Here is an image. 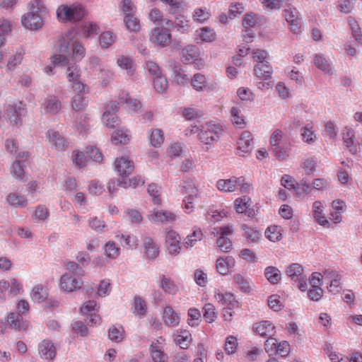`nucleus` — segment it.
I'll return each mask as SVG.
<instances>
[{
	"mask_svg": "<svg viewBox=\"0 0 362 362\" xmlns=\"http://www.w3.org/2000/svg\"><path fill=\"white\" fill-rule=\"evenodd\" d=\"M38 351L42 359L52 361L56 356V348L50 340L42 341L38 345Z\"/></svg>",
	"mask_w": 362,
	"mask_h": 362,
	"instance_id": "4468645a",
	"label": "nucleus"
},
{
	"mask_svg": "<svg viewBox=\"0 0 362 362\" xmlns=\"http://www.w3.org/2000/svg\"><path fill=\"white\" fill-rule=\"evenodd\" d=\"M150 41L160 47H165L171 43V34L168 29L157 27L151 30Z\"/></svg>",
	"mask_w": 362,
	"mask_h": 362,
	"instance_id": "20e7f679",
	"label": "nucleus"
},
{
	"mask_svg": "<svg viewBox=\"0 0 362 362\" xmlns=\"http://www.w3.org/2000/svg\"><path fill=\"white\" fill-rule=\"evenodd\" d=\"M233 280L242 292L249 293L250 291V281L249 279L240 274H236L233 276Z\"/></svg>",
	"mask_w": 362,
	"mask_h": 362,
	"instance_id": "49530a36",
	"label": "nucleus"
},
{
	"mask_svg": "<svg viewBox=\"0 0 362 362\" xmlns=\"http://www.w3.org/2000/svg\"><path fill=\"white\" fill-rule=\"evenodd\" d=\"M86 55V49L83 44L75 40L72 43V56L76 60H81Z\"/></svg>",
	"mask_w": 362,
	"mask_h": 362,
	"instance_id": "864d4df0",
	"label": "nucleus"
},
{
	"mask_svg": "<svg viewBox=\"0 0 362 362\" xmlns=\"http://www.w3.org/2000/svg\"><path fill=\"white\" fill-rule=\"evenodd\" d=\"M100 45L103 48H108L116 40V35L110 31H106L100 35Z\"/></svg>",
	"mask_w": 362,
	"mask_h": 362,
	"instance_id": "3c124183",
	"label": "nucleus"
},
{
	"mask_svg": "<svg viewBox=\"0 0 362 362\" xmlns=\"http://www.w3.org/2000/svg\"><path fill=\"white\" fill-rule=\"evenodd\" d=\"M71 40V33H68L65 36L59 37L57 43V51L59 54L52 55V62L53 65L64 66L69 64V58L64 54H71L69 47Z\"/></svg>",
	"mask_w": 362,
	"mask_h": 362,
	"instance_id": "f03ea898",
	"label": "nucleus"
},
{
	"mask_svg": "<svg viewBox=\"0 0 362 362\" xmlns=\"http://www.w3.org/2000/svg\"><path fill=\"white\" fill-rule=\"evenodd\" d=\"M165 339L163 337L152 341L149 351L153 362H167L168 355L164 352V344Z\"/></svg>",
	"mask_w": 362,
	"mask_h": 362,
	"instance_id": "423d86ee",
	"label": "nucleus"
},
{
	"mask_svg": "<svg viewBox=\"0 0 362 362\" xmlns=\"http://www.w3.org/2000/svg\"><path fill=\"white\" fill-rule=\"evenodd\" d=\"M117 64L119 67L127 71L128 76H132L135 71V65L133 59L129 56L119 55L117 59Z\"/></svg>",
	"mask_w": 362,
	"mask_h": 362,
	"instance_id": "393cba45",
	"label": "nucleus"
},
{
	"mask_svg": "<svg viewBox=\"0 0 362 362\" xmlns=\"http://www.w3.org/2000/svg\"><path fill=\"white\" fill-rule=\"evenodd\" d=\"M108 338L115 342H121L124 339V329L122 326H112L108 329Z\"/></svg>",
	"mask_w": 362,
	"mask_h": 362,
	"instance_id": "a18cd8bd",
	"label": "nucleus"
},
{
	"mask_svg": "<svg viewBox=\"0 0 362 362\" xmlns=\"http://www.w3.org/2000/svg\"><path fill=\"white\" fill-rule=\"evenodd\" d=\"M264 276L272 284H277L281 279L280 270L275 267H267L264 270Z\"/></svg>",
	"mask_w": 362,
	"mask_h": 362,
	"instance_id": "a19ab883",
	"label": "nucleus"
},
{
	"mask_svg": "<svg viewBox=\"0 0 362 362\" xmlns=\"http://www.w3.org/2000/svg\"><path fill=\"white\" fill-rule=\"evenodd\" d=\"M85 15L86 11L81 5L63 4L57 9V18L62 22L79 21Z\"/></svg>",
	"mask_w": 362,
	"mask_h": 362,
	"instance_id": "f257e3e1",
	"label": "nucleus"
},
{
	"mask_svg": "<svg viewBox=\"0 0 362 362\" xmlns=\"http://www.w3.org/2000/svg\"><path fill=\"white\" fill-rule=\"evenodd\" d=\"M312 211L314 218L320 225L322 226L329 225V221L325 216H322L323 206L321 202L315 201L313 204Z\"/></svg>",
	"mask_w": 362,
	"mask_h": 362,
	"instance_id": "cd10ccee",
	"label": "nucleus"
},
{
	"mask_svg": "<svg viewBox=\"0 0 362 362\" xmlns=\"http://www.w3.org/2000/svg\"><path fill=\"white\" fill-rule=\"evenodd\" d=\"M173 27L179 32L185 33L189 30V21L184 18H176L175 21L172 24Z\"/></svg>",
	"mask_w": 362,
	"mask_h": 362,
	"instance_id": "0e129e2a",
	"label": "nucleus"
},
{
	"mask_svg": "<svg viewBox=\"0 0 362 362\" xmlns=\"http://www.w3.org/2000/svg\"><path fill=\"white\" fill-rule=\"evenodd\" d=\"M6 324L10 329L18 332L25 330L28 327V321L25 320L22 315L17 312H12L7 315Z\"/></svg>",
	"mask_w": 362,
	"mask_h": 362,
	"instance_id": "9b49d317",
	"label": "nucleus"
},
{
	"mask_svg": "<svg viewBox=\"0 0 362 362\" xmlns=\"http://www.w3.org/2000/svg\"><path fill=\"white\" fill-rule=\"evenodd\" d=\"M120 252V248L114 242H108L105 246V255L110 258H117Z\"/></svg>",
	"mask_w": 362,
	"mask_h": 362,
	"instance_id": "4d7b16f0",
	"label": "nucleus"
},
{
	"mask_svg": "<svg viewBox=\"0 0 362 362\" xmlns=\"http://www.w3.org/2000/svg\"><path fill=\"white\" fill-rule=\"evenodd\" d=\"M43 11H36L30 10V11L22 18L23 25L29 30H37L42 25V14Z\"/></svg>",
	"mask_w": 362,
	"mask_h": 362,
	"instance_id": "1a4fd4ad",
	"label": "nucleus"
},
{
	"mask_svg": "<svg viewBox=\"0 0 362 362\" xmlns=\"http://www.w3.org/2000/svg\"><path fill=\"white\" fill-rule=\"evenodd\" d=\"M175 219L176 216L168 211H155L151 214V220L156 223H171Z\"/></svg>",
	"mask_w": 362,
	"mask_h": 362,
	"instance_id": "5701e85b",
	"label": "nucleus"
},
{
	"mask_svg": "<svg viewBox=\"0 0 362 362\" xmlns=\"http://www.w3.org/2000/svg\"><path fill=\"white\" fill-rule=\"evenodd\" d=\"M243 181V177H232L230 179H221L216 182V187L225 192H233L237 189V183Z\"/></svg>",
	"mask_w": 362,
	"mask_h": 362,
	"instance_id": "2eb2a0df",
	"label": "nucleus"
},
{
	"mask_svg": "<svg viewBox=\"0 0 362 362\" xmlns=\"http://www.w3.org/2000/svg\"><path fill=\"white\" fill-rule=\"evenodd\" d=\"M286 273L292 281L298 283V288L301 291H305L308 288L306 276L304 274V269L301 264L293 263L289 265Z\"/></svg>",
	"mask_w": 362,
	"mask_h": 362,
	"instance_id": "7ed1b4c3",
	"label": "nucleus"
},
{
	"mask_svg": "<svg viewBox=\"0 0 362 362\" xmlns=\"http://www.w3.org/2000/svg\"><path fill=\"white\" fill-rule=\"evenodd\" d=\"M103 120L107 127H114L117 124L118 118L115 113L110 111H105L103 115Z\"/></svg>",
	"mask_w": 362,
	"mask_h": 362,
	"instance_id": "774afa93",
	"label": "nucleus"
},
{
	"mask_svg": "<svg viewBox=\"0 0 362 362\" xmlns=\"http://www.w3.org/2000/svg\"><path fill=\"white\" fill-rule=\"evenodd\" d=\"M196 33L203 42H211L214 41L216 38V34L214 29L207 26L197 30Z\"/></svg>",
	"mask_w": 362,
	"mask_h": 362,
	"instance_id": "f704fd0d",
	"label": "nucleus"
},
{
	"mask_svg": "<svg viewBox=\"0 0 362 362\" xmlns=\"http://www.w3.org/2000/svg\"><path fill=\"white\" fill-rule=\"evenodd\" d=\"M144 252L148 259H155L159 254V248L154 240L150 237L144 239Z\"/></svg>",
	"mask_w": 362,
	"mask_h": 362,
	"instance_id": "bb28decb",
	"label": "nucleus"
},
{
	"mask_svg": "<svg viewBox=\"0 0 362 362\" xmlns=\"http://www.w3.org/2000/svg\"><path fill=\"white\" fill-rule=\"evenodd\" d=\"M230 114L233 123L240 128H243L245 123L240 110L237 107H233L230 110Z\"/></svg>",
	"mask_w": 362,
	"mask_h": 362,
	"instance_id": "5fc2aeb1",
	"label": "nucleus"
},
{
	"mask_svg": "<svg viewBox=\"0 0 362 362\" xmlns=\"http://www.w3.org/2000/svg\"><path fill=\"white\" fill-rule=\"evenodd\" d=\"M235 263L234 258L230 256L226 258L219 257L216 264L217 272L221 275H226L229 272L230 268L234 267Z\"/></svg>",
	"mask_w": 362,
	"mask_h": 362,
	"instance_id": "b1692460",
	"label": "nucleus"
},
{
	"mask_svg": "<svg viewBox=\"0 0 362 362\" xmlns=\"http://www.w3.org/2000/svg\"><path fill=\"white\" fill-rule=\"evenodd\" d=\"M180 240L181 238L177 232L173 230L167 231L165 235V245L169 254L173 256H175L180 252Z\"/></svg>",
	"mask_w": 362,
	"mask_h": 362,
	"instance_id": "9d476101",
	"label": "nucleus"
},
{
	"mask_svg": "<svg viewBox=\"0 0 362 362\" xmlns=\"http://www.w3.org/2000/svg\"><path fill=\"white\" fill-rule=\"evenodd\" d=\"M188 320L187 322L191 327H195L198 325V321L201 317V313L198 309L192 308L188 310L187 313Z\"/></svg>",
	"mask_w": 362,
	"mask_h": 362,
	"instance_id": "052dcab7",
	"label": "nucleus"
},
{
	"mask_svg": "<svg viewBox=\"0 0 362 362\" xmlns=\"http://www.w3.org/2000/svg\"><path fill=\"white\" fill-rule=\"evenodd\" d=\"M264 21V17H258L257 14L250 12L244 15L243 25L244 28L248 29L254 28L257 23H262Z\"/></svg>",
	"mask_w": 362,
	"mask_h": 362,
	"instance_id": "c9c22d12",
	"label": "nucleus"
},
{
	"mask_svg": "<svg viewBox=\"0 0 362 362\" xmlns=\"http://www.w3.org/2000/svg\"><path fill=\"white\" fill-rule=\"evenodd\" d=\"M192 86L197 91L209 90L205 76L199 73L195 74L192 78Z\"/></svg>",
	"mask_w": 362,
	"mask_h": 362,
	"instance_id": "4c0bfd02",
	"label": "nucleus"
},
{
	"mask_svg": "<svg viewBox=\"0 0 362 362\" xmlns=\"http://www.w3.org/2000/svg\"><path fill=\"white\" fill-rule=\"evenodd\" d=\"M204 317L209 323H211L216 318L215 308L211 303H207L204 307Z\"/></svg>",
	"mask_w": 362,
	"mask_h": 362,
	"instance_id": "69168bd1",
	"label": "nucleus"
},
{
	"mask_svg": "<svg viewBox=\"0 0 362 362\" xmlns=\"http://www.w3.org/2000/svg\"><path fill=\"white\" fill-rule=\"evenodd\" d=\"M30 296L33 301L40 303L47 299L48 292L42 285H37L33 288Z\"/></svg>",
	"mask_w": 362,
	"mask_h": 362,
	"instance_id": "2f4dec72",
	"label": "nucleus"
},
{
	"mask_svg": "<svg viewBox=\"0 0 362 362\" xmlns=\"http://www.w3.org/2000/svg\"><path fill=\"white\" fill-rule=\"evenodd\" d=\"M291 144L290 142L284 141V143L273 148H269V151L274 157L279 161L286 160L290 156Z\"/></svg>",
	"mask_w": 362,
	"mask_h": 362,
	"instance_id": "aec40b11",
	"label": "nucleus"
},
{
	"mask_svg": "<svg viewBox=\"0 0 362 362\" xmlns=\"http://www.w3.org/2000/svg\"><path fill=\"white\" fill-rule=\"evenodd\" d=\"M314 64L319 69L329 74H333L332 67L329 61L325 59L322 55L316 54L314 58Z\"/></svg>",
	"mask_w": 362,
	"mask_h": 362,
	"instance_id": "ea45409f",
	"label": "nucleus"
},
{
	"mask_svg": "<svg viewBox=\"0 0 362 362\" xmlns=\"http://www.w3.org/2000/svg\"><path fill=\"white\" fill-rule=\"evenodd\" d=\"M6 202L13 208L25 207L28 205V200L17 193H10L6 197Z\"/></svg>",
	"mask_w": 362,
	"mask_h": 362,
	"instance_id": "473e14b6",
	"label": "nucleus"
},
{
	"mask_svg": "<svg viewBox=\"0 0 362 362\" xmlns=\"http://www.w3.org/2000/svg\"><path fill=\"white\" fill-rule=\"evenodd\" d=\"M241 228L243 230V235L249 243H256L258 241L261 236V233L257 230L254 229L246 224L242 225Z\"/></svg>",
	"mask_w": 362,
	"mask_h": 362,
	"instance_id": "58836bf2",
	"label": "nucleus"
},
{
	"mask_svg": "<svg viewBox=\"0 0 362 362\" xmlns=\"http://www.w3.org/2000/svg\"><path fill=\"white\" fill-rule=\"evenodd\" d=\"M153 84L155 90L158 93H163L168 88V81L163 75L153 78Z\"/></svg>",
	"mask_w": 362,
	"mask_h": 362,
	"instance_id": "13d9d810",
	"label": "nucleus"
},
{
	"mask_svg": "<svg viewBox=\"0 0 362 362\" xmlns=\"http://www.w3.org/2000/svg\"><path fill=\"white\" fill-rule=\"evenodd\" d=\"M238 150L243 153L250 152L254 147L252 135L250 132L245 131L242 133L238 143Z\"/></svg>",
	"mask_w": 362,
	"mask_h": 362,
	"instance_id": "6ab92c4d",
	"label": "nucleus"
},
{
	"mask_svg": "<svg viewBox=\"0 0 362 362\" xmlns=\"http://www.w3.org/2000/svg\"><path fill=\"white\" fill-rule=\"evenodd\" d=\"M174 341L180 348L187 349L192 341L191 334L186 329L177 330Z\"/></svg>",
	"mask_w": 362,
	"mask_h": 362,
	"instance_id": "c85d7f7f",
	"label": "nucleus"
},
{
	"mask_svg": "<svg viewBox=\"0 0 362 362\" xmlns=\"http://www.w3.org/2000/svg\"><path fill=\"white\" fill-rule=\"evenodd\" d=\"M181 56L185 63H194L199 57V48L195 45H187L182 49Z\"/></svg>",
	"mask_w": 362,
	"mask_h": 362,
	"instance_id": "4be33fe9",
	"label": "nucleus"
},
{
	"mask_svg": "<svg viewBox=\"0 0 362 362\" xmlns=\"http://www.w3.org/2000/svg\"><path fill=\"white\" fill-rule=\"evenodd\" d=\"M284 136L285 134L281 129L274 130L269 138V148H273L282 144L285 141Z\"/></svg>",
	"mask_w": 362,
	"mask_h": 362,
	"instance_id": "de8ad7c7",
	"label": "nucleus"
},
{
	"mask_svg": "<svg viewBox=\"0 0 362 362\" xmlns=\"http://www.w3.org/2000/svg\"><path fill=\"white\" fill-rule=\"evenodd\" d=\"M164 325L168 327H177L180 322V315L170 306H165L162 315Z\"/></svg>",
	"mask_w": 362,
	"mask_h": 362,
	"instance_id": "dca6fc26",
	"label": "nucleus"
},
{
	"mask_svg": "<svg viewBox=\"0 0 362 362\" xmlns=\"http://www.w3.org/2000/svg\"><path fill=\"white\" fill-rule=\"evenodd\" d=\"M255 76L262 80H267L272 77L273 69L269 62L257 63L254 67Z\"/></svg>",
	"mask_w": 362,
	"mask_h": 362,
	"instance_id": "412c9836",
	"label": "nucleus"
},
{
	"mask_svg": "<svg viewBox=\"0 0 362 362\" xmlns=\"http://www.w3.org/2000/svg\"><path fill=\"white\" fill-rule=\"evenodd\" d=\"M23 165L19 161H14L11 168V173L16 178L23 180L24 177Z\"/></svg>",
	"mask_w": 362,
	"mask_h": 362,
	"instance_id": "e2e57ef3",
	"label": "nucleus"
},
{
	"mask_svg": "<svg viewBox=\"0 0 362 362\" xmlns=\"http://www.w3.org/2000/svg\"><path fill=\"white\" fill-rule=\"evenodd\" d=\"M26 109L25 105L21 101L14 102L9 104L6 108V116L11 122L14 124L21 123L22 117L25 116Z\"/></svg>",
	"mask_w": 362,
	"mask_h": 362,
	"instance_id": "39448f33",
	"label": "nucleus"
},
{
	"mask_svg": "<svg viewBox=\"0 0 362 362\" xmlns=\"http://www.w3.org/2000/svg\"><path fill=\"white\" fill-rule=\"evenodd\" d=\"M148 137L150 144L156 148L160 146L164 141L163 132L159 129L149 130Z\"/></svg>",
	"mask_w": 362,
	"mask_h": 362,
	"instance_id": "72a5a7b5",
	"label": "nucleus"
},
{
	"mask_svg": "<svg viewBox=\"0 0 362 362\" xmlns=\"http://www.w3.org/2000/svg\"><path fill=\"white\" fill-rule=\"evenodd\" d=\"M124 23L129 32L136 33L140 29L139 21L134 16H124Z\"/></svg>",
	"mask_w": 362,
	"mask_h": 362,
	"instance_id": "09e8293b",
	"label": "nucleus"
},
{
	"mask_svg": "<svg viewBox=\"0 0 362 362\" xmlns=\"http://www.w3.org/2000/svg\"><path fill=\"white\" fill-rule=\"evenodd\" d=\"M160 288L168 294L175 295L178 291V286L165 275L160 276Z\"/></svg>",
	"mask_w": 362,
	"mask_h": 362,
	"instance_id": "7c9ffc66",
	"label": "nucleus"
},
{
	"mask_svg": "<svg viewBox=\"0 0 362 362\" xmlns=\"http://www.w3.org/2000/svg\"><path fill=\"white\" fill-rule=\"evenodd\" d=\"M198 137L199 141L206 146V150L209 149L208 146H210L212 141L217 140L216 139V136L211 134V133L209 132V131H207L206 129H202L198 134Z\"/></svg>",
	"mask_w": 362,
	"mask_h": 362,
	"instance_id": "bf43d9fd",
	"label": "nucleus"
},
{
	"mask_svg": "<svg viewBox=\"0 0 362 362\" xmlns=\"http://www.w3.org/2000/svg\"><path fill=\"white\" fill-rule=\"evenodd\" d=\"M265 236L272 242H276L281 239V229L276 226L268 227L265 231Z\"/></svg>",
	"mask_w": 362,
	"mask_h": 362,
	"instance_id": "603ef678",
	"label": "nucleus"
},
{
	"mask_svg": "<svg viewBox=\"0 0 362 362\" xmlns=\"http://www.w3.org/2000/svg\"><path fill=\"white\" fill-rule=\"evenodd\" d=\"M349 25L350 26L351 33L356 41L362 44V29L358 22L352 17L348 18Z\"/></svg>",
	"mask_w": 362,
	"mask_h": 362,
	"instance_id": "37998d69",
	"label": "nucleus"
},
{
	"mask_svg": "<svg viewBox=\"0 0 362 362\" xmlns=\"http://www.w3.org/2000/svg\"><path fill=\"white\" fill-rule=\"evenodd\" d=\"M133 307L134 310L140 316L145 315L147 310V305L145 300L140 296H135L134 298Z\"/></svg>",
	"mask_w": 362,
	"mask_h": 362,
	"instance_id": "6e6d98bb",
	"label": "nucleus"
},
{
	"mask_svg": "<svg viewBox=\"0 0 362 362\" xmlns=\"http://www.w3.org/2000/svg\"><path fill=\"white\" fill-rule=\"evenodd\" d=\"M144 69L152 76V78L162 76L159 66L152 61L146 62Z\"/></svg>",
	"mask_w": 362,
	"mask_h": 362,
	"instance_id": "680f3d73",
	"label": "nucleus"
},
{
	"mask_svg": "<svg viewBox=\"0 0 362 362\" xmlns=\"http://www.w3.org/2000/svg\"><path fill=\"white\" fill-rule=\"evenodd\" d=\"M88 104L87 98L81 94H76L71 98V107L76 112L83 110Z\"/></svg>",
	"mask_w": 362,
	"mask_h": 362,
	"instance_id": "e433bc0d",
	"label": "nucleus"
},
{
	"mask_svg": "<svg viewBox=\"0 0 362 362\" xmlns=\"http://www.w3.org/2000/svg\"><path fill=\"white\" fill-rule=\"evenodd\" d=\"M47 136L49 139V141L52 143L55 148L57 149H63L66 146V141L59 132L55 131H48Z\"/></svg>",
	"mask_w": 362,
	"mask_h": 362,
	"instance_id": "79ce46f5",
	"label": "nucleus"
},
{
	"mask_svg": "<svg viewBox=\"0 0 362 362\" xmlns=\"http://www.w3.org/2000/svg\"><path fill=\"white\" fill-rule=\"evenodd\" d=\"M354 133L351 130H348L343 134V141L344 145L349 149V152L355 155L357 153L358 149L356 146L354 145Z\"/></svg>",
	"mask_w": 362,
	"mask_h": 362,
	"instance_id": "8fccbe9b",
	"label": "nucleus"
},
{
	"mask_svg": "<svg viewBox=\"0 0 362 362\" xmlns=\"http://www.w3.org/2000/svg\"><path fill=\"white\" fill-rule=\"evenodd\" d=\"M215 299L222 305H226L225 309L233 310L239 307V302L235 298L234 296L230 293H216Z\"/></svg>",
	"mask_w": 362,
	"mask_h": 362,
	"instance_id": "a211bd4d",
	"label": "nucleus"
},
{
	"mask_svg": "<svg viewBox=\"0 0 362 362\" xmlns=\"http://www.w3.org/2000/svg\"><path fill=\"white\" fill-rule=\"evenodd\" d=\"M203 238V233L199 228H195L193 233L188 235L185 238L183 245L185 247L189 248L195 245L198 240H201Z\"/></svg>",
	"mask_w": 362,
	"mask_h": 362,
	"instance_id": "c03bdc74",
	"label": "nucleus"
},
{
	"mask_svg": "<svg viewBox=\"0 0 362 362\" xmlns=\"http://www.w3.org/2000/svg\"><path fill=\"white\" fill-rule=\"evenodd\" d=\"M284 16L291 30L294 33L301 31V18L299 11L293 7L284 9Z\"/></svg>",
	"mask_w": 362,
	"mask_h": 362,
	"instance_id": "6e6552de",
	"label": "nucleus"
},
{
	"mask_svg": "<svg viewBox=\"0 0 362 362\" xmlns=\"http://www.w3.org/2000/svg\"><path fill=\"white\" fill-rule=\"evenodd\" d=\"M42 108L46 114L56 115L62 109V103L57 97L49 95L45 99Z\"/></svg>",
	"mask_w": 362,
	"mask_h": 362,
	"instance_id": "f3484780",
	"label": "nucleus"
},
{
	"mask_svg": "<svg viewBox=\"0 0 362 362\" xmlns=\"http://www.w3.org/2000/svg\"><path fill=\"white\" fill-rule=\"evenodd\" d=\"M274 326L269 321L265 320L257 323L254 329L262 337L272 336L274 333Z\"/></svg>",
	"mask_w": 362,
	"mask_h": 362,
	"instance_id": "c756f323",
	"label": "nucleus"
},
{
	"mask_svg": "<svg viewBox=\"0 0 362 362\" xmlns=\"http://www.w3.org/2000/svg\"><path fill=\"white\" fill-rule=\"evenodd\" d=\"M238 347V340L233 336H229L226 338L225 343V351L228 354H234Z\"/></svg>",
	"mask_w": 362,
	"mask_h": 362,
	"instance_id": "338daca9",
	"label": "nucleus"
},
{
	"mask_svg": "<svg viewBox=\"0 0 362 362\" xmlns=\"http://www.w3.org/2000/svg\"><path fill=\"white\" fill-rule=\"evenodd\" d=\"M131 139L129 131L124 128L117 129L112 135L111 140L114 144H126Z\"/></svg>",
	"mask_w": 362,
	"mask_h": 362,
	"instance_id": "a878e982",
	"label": "nucleus"
},
{
	"mask_svg": "<svg viewBox=\"0 0 362 362\" xmlns=\"http://www.w3.org/2000/svg\"><path fill=\"white\" fill-rule=\"evenodd\" d=\"M252 204L251 199L246 196L236 199L234 202L235 211L239 214L245 213L249 217L255 215V210L251 209Z\"/></svg>",
	"mask_w": 362,
	"mask_h": 362,
	"instance_id": "ddd939ff",
	"label": "nucleus"
},
{
	"mask_svg": "<svg viewBox=\"0 0 362 362\" xmlns=\"http://www.w3.org/2000/svg\"><path fill=\"white\" fill-rule=\"evenodd\" d=\"M115 168L117 174L121 177H127L134 170V165L132 160L126 157L117 158L115 162Z\"/></svg>",
	"mask_w": 362,
	"mask_h": 362,
	"instance_id": "f8f14e48",
	"label": "nucleus"
},
{
	"mask_svg": "<svg viewBox=\"0 0 362 362\" xmlns=\"http://www.w3.org/2000/svg\"><path fill=\"white\" fill-rule=\"evenodd\" d=\"M83 281L81 278L72 276L70 273H65L61 276L59 287L64 292H73L81 288Z\"/></svg>",
	"mask_w": 362,
	"mask_h": 362,
	"instance_id": "0eeeda50",
	"label": "nucleus"
}]
</instances>
